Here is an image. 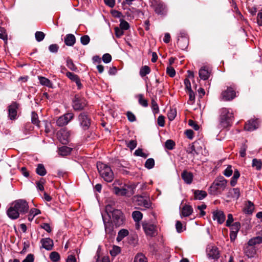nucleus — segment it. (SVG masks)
Instances as JSON below:
<instances>
[{
  "mask_svg": "<svg viewBox=\"0 0 262 262\" xmlns=\"http://www.w3.org/2000/svg\"><path fill=\"white\" fill-rule=\"evenodd\" d=\"M231 231L238 232L241 228V224L239 222H237L234 223L232 225L231 224Z\"/></svg>",
  "mask_w": 262,
  "mask_h": 262,
  "instance_id": "obj_54",
  "label": "nucleus"
},
{
  "mask_svg": "<svg viewBox=\"0 0 262 262\" xmlns=\"http://www.w3.org/2000/svg\"><path fill=\"white\" fill-rule=\"evenodd\" d=\"M213 219L216 220L220 224L223 223L225 220V215L221 210H215L213 212Z\"/></svg>",
  "mask_w": 262,
  "mask_h": 262,
  "instance_id": "obj_18",
  "label": "nucleus"
},
{
  "mask_svg": "<svg viewBox=\"0 0 262 262\" xmlns=\"http://www.w3.org/2000/svg\"><path fill=\"white\" fill-rule=\"evenodd\" d=\"M133 199L136 205L143 206L145 208H149L151 207V202L141 195L134 196Z\"/></svg>",
  "mask_w": 262,
  "mask_h": 262,
  "instance_id": "obj_11",
  "label": "nucleus"
},
{
  "mask_svg": "<svg viewBox=\"0 0 262 262\" xmlns=\"http://www.w3.org/2000/svg\"><path fill=\"white\" fill-rule=\"evenodd\" d=\"M262 243V236H258L251 238L248 242L249 246H254Z\"/></svg>",
  "mask_w": 262,
  "mask_h": 262,
  "instance_id": "obj_29",
  "label": "nucleus"
},
{
  "mask_svg": "<svg viewBox=\"0 0 262 262\" xmlns=\"http://www.w3.org/2000/svg\"><path fill=\"white\" fill-rule=\"evenodd\" d=\"M137 98H138L139 103L143 107L148 106V103L147 100L145 99L144 98V95L143 94H139L137 96Z\"/></svg>",
  "mask_w": 262,
  "mask_h": 262,
  "instance_id": "obj_40",
  "label": "nucleus"
},
{
  "mask_svg": "<svg viewBox=\"0 0 262 262\" xmlns=\"http://www.w3.org/2000/svg\"><path fill=\"white\" fill-rule=\"evenodd\" d=\"M40 243L41 244V248H44L48 251L52 250L54 246L53 241L49 237L41 238Z\"/></svg>",
  "mask_w": 262,
  "mask_h": 262,
  "instance_id": "obj_16",
  "label": "nucleus"
},
{
  "mask_svg": "<svg viewBox=\"0 0 262 262\" xmlns=\"http://www.w3.org/2000/svg\"><path fill=\"white\" fill-rule=\"evenodd\" d=\"M64 42L68 46H73L76 42L75 36L72 34H68L66 35Z\"/></svg>",
  "mask_w": 262,
  "mask_h": 262,
  "instance_id": "obj_24",
  "label": "nucleus"
},
{
  "mask_svg": "<svg viewBox=\"0 0 262 262\" xmlns=\"http://www.w3.org/2000/svg\"><path fill=\"white\" fill-rule=\"evenodd\" d=\"M157 122L160 126H164L165 125V117L162 115H160L157 119Z\"/></svg>",
  "mask_w": 262,
  "mask_h": 262,
  "instance_id": "obj_63",
  "label": "nucleus"
},
{
  "mask_svg": "<svg viewBox=\"0 0 262 262\" xmlns=\"http://www.w3.org/2000/svg\"><path fill=\"white\" fill-rule=\"evenodd\" d=\"M227 181L223 177H217L208 189L209 193L211 195L221 194L226 188Z\"/></svg>",
  "mask_w": 262,
  "mask_h": 262,
  "instance_id": "obj_3",
  "label": "nucleus"
},
{
  "mask_svg": "<svg viewBox=\"0 0 262 262\" xmlns=\"http://www.w3.org/2000/svg\"><path fill=\"white\" fill-rule=\"evenodd\" d=\"M166 73L170 77H173L176 75V71L173 68L171 67H168L166 69Z\"/></svg>",
  "mask_w": 262,
  "mask_h": 262,
  "instance_id": "obj_59",
  "label": "nucleus"
},
{
  "mask_svg": "<svg viewBox=\"0 0 262 262\" xmlns=\"http://www.w3.org/2000/svg\"><path fill=\"white\" fill-rule=\"evenodd\" d=\"M151 108L155 114L158 113L159 112V106L156 101L154 99H151Z\"/></svg>",
  "mask_w": 262,
  "mask_h": 262,
  "instance_id": "obj_58",
  "label": "nucleus"
},
{
  "mask_svg": "<svg viewBox=\"0 0 262 262\" xmlns=\"http://www.w3.org/2000/svg\"><path fill=\"white\" fill-rule=\"evenodd\" d=\"M126 116L127 117L128 120L130 122H134L136 120V118L135 115L131 112H127L126 113Z\"/></svg>",
  "mask_w": 262,
  "mask_h": 262,
  "instance_id": "obj_62",
  "label": "nucleus"
},
{
  "mask_svg": "<svg viewBox=\"0 0 262 262\" xmlns=\"http://www.w3.org/2000/svg\"><path fill=\"white\" fill-rule=\"evenodd\" d=\"M189 45V39L185 33H182L180 36L178 37L177 45L181 50H185Z\"/></svg>",
  "mask_w": 262,
  "mask_h": 262,
  "instance_id": "obj_13",
  "label": "nucleus"
},
{
  "mask_svg": "<svg viewBox=\"0 0 262 262\" xmlns=\"http://www.w3.org/2000/svg\"><path fill=\"white\" fill-rule=\"evenodd\" d=\"M193 193L194 200H201L207 195V192L204 190H193Z\"/></svg>",
  "mask_w": 262,
  "mask_h": 262,
  "instance_id": "obj_26",
  "label": "nucleus"
},
{
  "mask_svg": "<svg viewBox=\"0 0 262 262\" xmlns=\"http://www.w3.org/2000/svg\"><path fill=\"white\" fill-rule=\"evenodd\" d=\"M152 6L154 7L156 13L158 14H163L166 12V6L165 4L160 1H153L152 2Z\"/></svg>",
  "mask_w": 262,
  "mask_h": 262,
  "instance_id": "obj_12",
  "label": "nucleus"
},
{
  "mask_svg": "<svg viewBox=\"0 0 262 262\" xmlns=\"http://www.w3.org/2000/svg\"><path fill=\"white\" fill-rule=\"evenodd\" d=\"M72 148L68 146H63L58 149V153L62 156H66L71 154Z\"/></svg>",
  "mask_w": 262,
  "mask_h": 262,
  "instance_id": "obj_31",
  "label": "nucleus"
},
{
  "mask_svg": "<svg viewBox=\"0 0 262 262\" xmlns=\"http://www.w3.org/2000/svg\"><path fill=\"white\" fill-rule=\"evenodd\" d=\"M45 183V180L43 178H41L40 180L37 182L36 183V188L39 191H43L44 187L43 184Z\"/></svg>",
  "mask_w": 262,
  "mask_h": 262,
  "instance_id": "obj_52",
  "label": "nucleus"
},
{
  "mask_svg": "<svg viewBox=\"0 0 262 262\" xmlns=\"http://www.w3.org/2000/svg\"><path fill=\"white\" fill-rule=\"evenodd\" d=\"M150 72L149 67L147 66L142 67L140 71V75L141 77H144Z\"/></svg>",
  "mask_w": 262,
  "mask_h": 262,
  "instance_id": "obj_42",
  "label": "nucleus"
},
{
  "mask_svg": "<svg viewBox=\"0 0 262 262\" xmlns=\"http://www.w3.org/2000/svg\"><path fill=\"white\" fill-rule=\"evenodd\" d=\"M125 217L122 212L116 209V227H119L124 224Z\"/></svg>",
  "mask_w": 262,
  "mask_h": 262,
  "instance_id": "obj_17",
  "label": "nucleus"
},
{
  "mask_svg": "<svg viewBox=\"0 0 262 262\" xmlns=\"http://www.w3.org/2000/svg\"><path fill=\"white\" fill-rule=\"evenodd\" d=\"M257 121L254 120H250L246 123L244 129L247 131H253L257 128Z\"/></svg>",
  "mask_w": 262,
  "mask_h": 262,
  "instance_id": "obj_23",
  "label": "nucleus"
},
{
  "mask_svg": "<svg viewBox=\"0 0 262 262\" xmlns=\"http://www.w3.org/2000/svg\"><path fill=\"white\" fill-rule=\"evenodd\" d=\"M177 115V111L176 109H170L168 112L167 116L170 121L173 120Z\"/></svg>",
  "mask_w": 262,
  "mask_h": 262,
  "instance_id": "obj_50",
  "label": "nucleus"
},
{
  "mask_svg": "<svg viewBox=\"0 0 262 262\" xmlns=\"http://www.w3.org/2000/svg\"><path fill=\"white\" fill-rule=\"evenodd\" d=\"M137 145V141L136 140H130L129 141V142L127 144V146L131 150H133L135 149Z\"/></svg>",
  "mask_w": 262,
  "mask_h": 262,
  "instance_id": "obj_60",
  "label": "nucleus"
},
{
  "mask_svg": "<svg viewBox=\"0 0 262 262\" xmlns=\"http://www.w3.org/2000/svg\"><path fill=\"white\" fill-rule=\"evenodd\" d=\"M19 104L16 102H12L8 106V118L11 120H15L17 118V110Z\"/></svg>",
  "mask_w": 262,
  "mask_h": 262,
  "instance_id": "obj_10",
  "label": "nucleus"
},
{
  "mask_svg": "<svg viewBox=\"0 0 262 262\" xmlns=\"http://www.w3.org/2000/svg\"><path fill=\"white\" fill-rule=\"evenodd\" d=\"M129 234L128 230L125 229H122L119 230L118 233V236L117 237V241L120 242L123 238L127 236Z\"/></svg>",
  "mask_w": 262,
  "mask_h": 262,
  "instance_id": "obj_37",
  "label": "nucleus"
},
{
  "mask_svg": "<svg viewBox=\"0 0 262 262\" xmlns=\"http://www.w3.org/2000/svg\"><path fill=\"white\" fill-rule=\"evenodd\" d=\"M40 213L41 211L39 209L34 208H31L29 211L28 219L30 222H31L35 216Z\"/></svg>",
  "mask_w": 262,
  "mask_h": 262,
  "instance_id": "obj_32",
  "label": "nucleus"
},
{
  "mask_svg": "<svg viewBox=\"0 0 262 262\" xmlns=\"http://www.w3.org/2000/svg\"><path fill=\"white\" fill-rule=\"evenodd\" d=\"M59 50V46L57 44H52L49 47V50L52 53H56Z\"/></svg>",
  "mask_w": 262,
  "mask_h": 262,
  "instance_id": "obj_56",
  "label": "nucleus"
},
{
  "mask_svg": "<svg viewBox=\"0 0 262 262\" xmlns=\"http://www.w3.org/2000/svg\"><path fill=\"white\" fill-rule=\"evenodd\" d=\"M87 105V100L79 94L75 95L72 98V106L75 111H83Z\"/></svg>",
  "mask_w": 262,
  "mask_h": 262,
  "instance_id": "obj_6",
  "label": "nucleus"
},
{
  "mask_svg": "<svg viewBox=\"0 0 262 262\" xmlns=\"http://www.w3.org/2000/svg\"><path fill=\"white\" fill-rule=\"evenodd\" d=\"M210 72V71L207 67H203L199 70V77L201 79L206 80L209 78Z\"/></svg>",
  "mask_w": 262,
  "mask_h": 262,
  "instance_id": "obj_21",
  "label": "nucleus"
},
{
  "mask_svg": "<svg viewBox=\"0 0 262 262\" xmlns=\"http://www.w3.org/2000/svg\"><path fill=\"white\" fill-rule=\"evenodd\" d=\"M134 155L136 156H140L144 158H147L148 156L147 154L143 152L142 149L139 148L135 150Z\"/></svg>",
  "mask_w": 262,
  "mask_h": 262,
  "instance_id": "obj_55",
  "label": "nucleus"
},
{
  "mask_svg": "<svg viewBox=\"0 0 262 262\" xmlns=\"http://www.w3.org/2000/svg\"><path fill=\"white\" fill-rule=\"evenodd\" d=\"M193 209L190 205H185L183 207L181 210V215L183 216H188L192 214Z\"/></svg>",
  "mask_w": 262,
  "mask_h": 262,
  "instance_id": "obj_28",
  "label": "nucleus"
},
{
  "mask_svg": "<svg viewBox=\"0 0 262 262\" xmlns=\"http://www.w3.org/2000/svg\"><path fill=\"white\" fill-rule=\"evenodd\" d=\"M197 144H199V142L195 141L192 144L189 145V146L187 149V152L192 154L193 156H194L195 154L198 155L199 153L195 149V145Z\"/></svg>",
  "mask_w": 262,
  "mask_h": 262,
  "instance_id": "obj_36",
  "label": "nucleus"
},
{
  "mask_svg": "<svg viewBox=\"0 0 262 262\" xmlns=\"http://www.w3.org/2000/svg\"><path fill=\"white\" fill-rule=\"evenodd\" d=\"M34 257L32 254H29L22 262H34Z\"/></svg>",
  "mask_w": 262,
  "mask_h": 262,
  "instance_id": "obj_64",
  "label": "nucleus"
},
{
  "mask_svg": "<svg viewBox=\"0 0 262 262\" xmlns=\"http://www.w3.org/2000/svg\"><path fill=\"white\" fill-rule=\"evenodd\" d=\"M175 143L172 140H167L165 143V147L169 150L173 149Z\"/></svg>",
  "mask_w": 262,
  "mask_h": 262,
  "instance_id": "obj_51",
  "label": "nucleus"
},
{
  "mask_svg": "<svg viewBox=\"0 0 262 262\" xmlns=\"http://www.w3.org/2000/svg\"><path fill=\"white\" fill-rule=\"evenodd\" d=\"M38 79L41 85L48 88H52L53 83L49 79L42 76L38 77Z\"/></svg>",
  "mask_w": 262,
  "mask_h": 262,
  "instance_id": "obj_34",
  "label": "nucleus"
},
{
  "mask_svg": "<svg viewBox=\"0 0 262 262\" xmlns=\"http://www.w3.org/2000/svg\"><path fill=\"white\" fill-rule=\"evenodd\" d=\"M134 262H147V258L142 253H138L134 258Z\"/></svg>",
  "mask_w": 262,
  "mask_h": 262,
  "instance_id": "obj_41",
  "label": "nucleus"
},
{
  "mask_svg": "<svg viewBox=\"0 0 262 262\" xmlns=\"http://www.w3.org/2000/svg\"><path fill=\"white\" fill-rule=\"evenodd\" d=\"M254 209V206L252 202L249 201L246 204V206L243 209L244 212L248 214H251L252 213Z\"/></svg>",
  "mask_w": 262,
  "mask_h": 262,
  "instance_id": "obj_30",
  "label": "nucleus"
},
{
  "mask_svg": "<svg viewBox=\"0 0 262 262\" xmlns=\"http://www.w3.org/2000/svg\"><path fill=\"white\" fill-rule=\"evenodd\" d=\"M219 128H225L231 125L233 114L229 108L223 107L219 111Z\"/></svg>",
  "mask_w": 262,
  "mask_h": 262,
  "instance_id": "obj_2",
  "label": "nucleus"
},
{
  "mask_svg": "<svg viewBox=\"0 0 262 262\" xmlns=\"http://www.w3.org/2000/svg\"><path fill=\"white\" fill-rule=\"evenodd\" d=\"M97 168L100 175L105 182L107 183L113 182L114 174L112 169L109 166L101 162H98L97 163Z\"/></svg>",
  "mask_w": 262,
  "mask_h": 262,
  "instance_id": "obj_4",
  "label": "nucleus"
},
{
  "mask_svg": "<svg viewBox=\"0 0 262 262\" xmlns=\"http://www.w3.org/2000/svg\"><path fill=\"white\" fill-rule=\"evenodd\" d=\"M143 228L146 235L154 236L156 235V226L153 224L144 222L142 224Z\"/></svg>",
  "mask_w": 262,
  "mask_h": 262,
  "instance_id": "obj_14",
  "label": "nucleus"
},
{
  "mask_svg": "<svg viewBox=\"0 0 262 262\" xmlns=\"http://www.w3.org/2000/svg\"><path fill=\"white\" fill-rule=\"evenodd\" d=\"M181 177L186 184H190L192 183L193 175L191 172L184 170L181 174Z\"/></svg>",
  "mask_w": 262,
  "mask_h": 262,
  "instance_id": "obj_22",
  "label": "nucleus"
},
{
  "mask_svg": "<svg viewBox=\"0 0 262 262\" xmlns=\"http://www.w3.org/2000/svg\"><path fill=\"white\" fill-rule=\"evenodd\" d=\"M14 207L20 214H25L29 210V205L27 202L23 199H19L13 202Z\"/></svg>",
  "mask_w": 262,
  "mask_h": 262,
  "instance_id": "obj_7",
  "label": "nucleus"
},
{
  "mask_svg": "<svg viewBox=\"0 0 262 262\" xmlns=\"http://www.w3.org/2000/svg\"><path fill=\"white\" fill-rule=\"evenodd\" d=\"M236 97L235 89L231 86H227L221 94L222 99L224 101H231Z\"/></svg>",
  "mask_w": 262,
  "mask_h": 262,
  "instance_id": "obj_8",
  "label": "nucleus"
},
{
  "mask_svg": "<svg viewBox=\"0 0 262 262\" xmlns=\"http://www.w3.org/2000/svg\"><path fill=\"white\" fill-rule=\"evenodd\" d=\"M207 255L209 258L217 259L220 257V253L217 248L212 246L208 248Z\"/></svg>",
  "mask_w": 262,
  "mask_h": 262,
  "instance_id": "obj_19",
  "label": "nucleus"
},
{
  "mask_svg": "<svg viewBox=\"0 0 262 262\" xmlns=\"http://www.w3.org/2000/svg\"><path fill=\"white\" fill-rule=\"evenodd\" d=\"M74 114L72 113H68L59 117L57 121L56 124L58 126H63L68 124V123L73 119Z\"/></svg>",
  "mask_w": 262,
  "mask_h": 262,
  "instance_id": "obj_9",
  "label": "nucleus"
},
{
  "mask_svg": "<svg viewBox=\"0 0 262 262\" xmlns=\"http://www.w3.org/2000/svg\"><path fill=\"white\" fill-rule=\"evenodd\" d=\"M67 66L69 69L73 71H75L77 69V68L73 63L72 59L69 57L67 59Z\"/></svg>",
  "mask_w": 262,
  "mask_h": 262,
  "instance_id": "obj_46",
  "label": "nucleus"
},
{
  "mask_svg": "<svg viewBox=\"0 0 262 262\" xmlns=\"http://www.w3.org/2000/svg\"><path fill=\"white\" fill-rule=\"evenodd\" d=\"M90 41V38L88 35L82 36L80 38L81 43L84 46L88 45Z\"/></svg>",
  "mask_w": 262,
  "mask_h": 262,
  "instance_id": "obj_53",
  "label": "nucleus"
},
{
  "mask_svg": "<svg viewBox=\"0 0 262 262\" xmlns=\"http://www.w3.org/2000/svg\"><path fill=\"white\" fill-rule=\"evenodd\" d=\"M132 217L135 222H139L143 217V214L139 211H134L132 213Z\"/></svg>",
  "mask_w": 262,
  "mask_h": 262,
  "instance_id": "obj_38",
  "label": "nucleus"
},
{
  "mask_svg": "<svg viewBox=\"0 0 262 262\" xmlns=\"http://www.w3.org/2000/svg\"><path fill=\"white\" fill-rule=\"evenodd\" d=\"M50 258L52 262H57L60 259V255L57 252H52L50 254Z\"/></svg>",
  "mask_w": 262,
  "mask_h": 262,
  "instance_id": "obj_43",
  "label": "nucleus"
},
{
  "mask_svg": "<svg viewBox=\"0 0 262 262\" xmlns=\"http://www.w3.org/2000/svg\"><path fill=\"white\" fill-rule=\"evenodd\" d=\"M240 176V173L238 170L236 169L234 171L233 176L230 181V184L232 186H234L237 183V180Z\"/></svg>",
  "mask_w": 262,
  "mask_h": 262,
  "instance_id": "obj_39",
  "label": "nucleus"
},
{
  "mask_svg": "<svg viewBox=\"0 0 262 262\" xmlns=\"http://www.w3.org/2000/svg\"><path fill=\"white\" fill-rule=\"evenodd\" d=\"M247 149V146L245 144H243L241 147L239 154L242 157H245L246 156V151Z\"/></svg>",
  "mask_w": 262,
  "mask_h": 262,
  "instance_id": "obj_61",
  "label": "nucleus"
},
{
  "mask_svg": "<svg viewBox=\"0 0 262 262\" xmlns=\"http://www.w3.org/2000/svg\"><path fill=\"white\" fill-rule=\"evenodd\" d=\"M102 60L105 63H108L112 60V56L108 53H105L103 55Z\"/></svg>",
  "mask_w": 262,
  "mask_h": 262,
  "instance_id": "obj_57",
  "label": "nucleus"
},
{
  "mask_svg": "<svg viewBox=\"0 0 262 262\" xmlns=\"http://www.w3.org/2000/svg\"><path fill=\"white\" fill-rule=\"evenodd\" d=\"M31 122L33 124L39 126L40 121L38 120V115L35 112H32Z\"/></svg>",
  "mask_w": 262,
  "mask_h": 262,
  "instance_id": "obj_44",
  "label": "nucleus"
},
{
  "mask_svg": "<svg viewBox=\"0 0 262 262\" xmlns=\"http://www.w3.org/2000/svg\"><path fill=\"white\" fill-rule=\"evenodd\" d=\"M241 192L239 189L238 188H235L230 189L227 194V196L229 198H235L238 199L240 196Z\"/></svg>",
  "mask_w": 262,
  "mask_h": 262,
  "instance_id": "obj_27",
  "label": "nucleus"
},
{
  "mask_svg": "<svg viewBox=\"0 0 262 262\" xmlns=\"http://www.w3.org/2000/svg\"><path fill=\"white\" fill-rule=\"evenodd\" d=\"M245 253L249 258L253 257L256 253V250L252 246H248L245 249Z\"/></svg>",
  "mask_w": 262,
  "mask_h": 262,
  "instance_id": "obj_35",
  "label": "nucleus"
},
{
  "mask_svg": "<svg viewBox=\"0 0 262 262\" xmlns=\"http://www.w3.org/2000/svg\"><path fill=\"white\" fill-rule=\"evenodd\" d=\"M66 76L70 80L76 83L78 90H81L83 88V86L81 82V80L79 77L77 75L72 72H68L66 73Z\"/></svg>",
  "mask_w": 262,
  "mask_h": 262,
  "instance_id": "obj_15",
  "label": "nucleus"
},
{
  "mask_svg": "<svg viewBox=\"0 0 262 262\" xmlns=\"http://www.w3.org/2000/svg\"><path fill=\"white\" fill-rule=\"evenodd\" d=\"M252 166L255 167L256 169L258 170L261 168L262 163L260 160L257 159H253L252 160Z\"/></svg>",
  "mask_w": 262,
  "mask_h": 262,
  "instance_id": "obj_49",
  "label": "nucleus"
},
{
  "mask_svg": "<svg viewBox=\"0 0 262 262\" xmlns=\"http://www.w3.org/2000/svg\"><path fill=\"white\" fill-rule=\"evenodd\" d=\"M120 24L119 25V28H120L121 29L123 30H127L129 28V24L124 19L121 18L120 20Z\"/></svg>",
  "mask_w": 262,
  "mask_h": 262,
  "instance_id": "obj_48",
  "label": "nucleus"
},
{
  "mask_svg": "<svg viewBox=\"0 0 262 262\" xmlns=\"http://www.w3.org/2000/svg\"><path fill=\"white\" fill-rule=\"evenodd\" d=\"M117 184L119 185L120 184L119 181L116 180V195L121 196H124L126 195L127 193V189L124 186H120V187L117 186Z\"/></svg>",
  "mask_w": 262,
  "mask_h": 262,
  "instance_id": "obj_25",
  "label": "nucleus"
},
{
  "mask_svg": "<svg viewBox=\"0 0 262 262\" xmlns=\"http://www.w3.org/2000/svg\"><path fill=\"white\" fill-rule=\"evenodd\" d=\"M35 171L40 176H44L47 174V170L42 164H37Z\"/></svg>",
  "mask_w": 262,
  "mask_h": 262,
  "instance_id": "obj_33",
  "label": "nucleus"
},
{
  "mask_svg": "<svg viewBox=\"0 0 262 262\" xmlns=\"http://www.w3.org/2000/svg\"><path fill=\"white\" fill-rule=\"evenodd\" d=\"M14 207L13 203L7 211V214L9 218L12 220H15L19 217V213Z\"/></svg>",
  "mask_w": 262,
  "mask_h": 262,
  "instance_id": "obj_20",
  "label": "nucleus"
},
{
  "mask_svg": "<svg viewBox=\"0 0 262 262\" xmlns=\"http://www.w3.org/2000/svg\"><path fill=\"white\" fill-rule=\"evenodd\" d=\"M145 167L148 169L152 168L155 166V160L153 158H149L148 159L144 164Z\"/></svg>",
  "mask_w": 262,
  "mask_h": 262,
  "instance_id": "obj_45",
  "label": "nucleus"
},
{
  "mask_svg": "<svg viewBox=\"0 0 262 262\" xmlns=\"http://www.w3.org/2000/svg\"><path fill=\"white\" fill-rule=\"evenodd\" d=\"M79 125L82 130L85 131L90 129L92 120L91 116L88 112L83 111L77 116Z\"/></svg>",
  "mask_w": 262,
  "mask_h": 262,
  "instance_id": "obj_5",
  "label": "nucleus"
},
{
  "mask_svg": "<svg viewBox=\"0 0 262 262\" xmlns=\"http://www.w3.org/2000/svg\"><path fill=\"white\" fill-rule=\"evenodd\" d=\"M35 37L36 41L38 42L41 41L45 37V34L41 31H37L35 33Z\"/></svg>",
  "mask_w": 262,
  "mask_h": 262,
  "instance_id": "obj_47",
  "label": "nucleus"
},
{
  "mask_svg": "<svg viewBox=\"0 0 262 262\" xmlns=\"http://www.w3.org/2000/svg\"><path fill=\"white\" fill-rule=\"evenodd\" d=\"M102 217L106 236L108 238V242L109 243V244H107L106 245V246L109 245L112 247V249L110 250V253L111 256L114 257H115V244H114V235H115L114 232V223L115 222L114 202H111L106 205L105 212L102 213Z\"/></svg>",
  "mask_w": 262,
  "mask_h": 262,
  "instance_id": "obj_1",
  "label": "nucleus"
}]
</instances>
